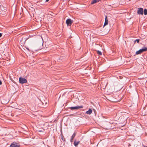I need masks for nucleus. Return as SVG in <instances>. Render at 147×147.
<instances>
[{
	"label": "nucleus",
	"mask_w": 147,
	"mask_h": 147,
	"mask_svg": "<svg viewBox=\"0 0 147 147\" xmlns=\"http://www.w3.org/2000/svg\"><path fill=\"white\" fill-rule=\"evenodd\" d=\"M147 51V48L146 47H144L141 49H140L138 51H137L136 53V55H138L141 54L142 52Z\"/></svg>",
	"instance_id": "1"
},
{
	"label": "nucleus",
	"mask_w": 147,
	"mask_h": 147,
	"mask_svg": "<svg viewBox=\"0 0 147 147\" xmlns=\"http://www.w3.org/2000/svg\"><path fill=\"white\" fill-rule=\"evenodd\" d=\"M19 82L21 84H24L27 82V80L24 78L20 77L19 79Z\"/></svg>",
	"instance_id": "2"
},
{
	"label": "nucleus",
	"mask_w": 147,
	"mask_h": 147,
	"mask_svg": "<svg viewBox=\"0 0 147 147\" xmlns=\"http://www.w3.org/2000/svg\"><path fill=\"white\" fill-rule=\"evenodd\" d=\"M10 147H20L19 144L16 142H13L10 145Z\"/></svg>",
	"instance_id": "3"
},
{
	"label": "nucleus",
	"mask_w": 147,
	"mask_h": 147,
	"mask_svg": "<svg viewBox=\"0 0 147 147\" xmlns=\"http://www.w3.org/2000/svg\"><path fill=\"white\" fill-rule=\"evenodd\" d=\"M83 108L82 106H77L75 107H70V109L71 110H77L79 109H82Z\"/></svg>",
	"instance_id": "4"
},
{
	"label": "nucleus",
	"mask_w": 147,
	"mask_h": 147,
	"mask_svg": "<svg viewBox=\"0 0 147 147\" xmlns=\"http://www.w3.org/2000/svg\"><path fill=\"white\" fill-rule=\"evenodd\" d=\"M138 14L142 15L143 14V9L142 8H138L137 11Z\"/></svg>",
	"instance_id": "5"
},
{
	"label": "nucleus",
	"mask_w": 147,
	"mask_h": 147,
	"mask_svg": "<svg viewBox=\"0 0 147 147\" xmlns=\"http://www.w3.org/2000/svg\"><path fill=\"white\" fill-rule=\"evenodd\" d=\"M73 23V21L69 19H67L66 21V23L69 26L71 25Z\"/></svg>",
	"instance_id": "6"
},
{
	"label": "nucleus",
	"mask_w": 147,
	"mask_h": 147,
	"mask_svg": "<svg viewBox=\"0 0 147 147\" xmlns=\"http://www.w3.org/2000/svg\"><path fill=\"white\" fill-rule=\"evenodd\" d=\"M108 23L107 16H106L105 19V22L104 25V26L107 25Z\"/></svg>",
	"instance_id": "7"
},
{
	"label": "nucleus",
	"mask_w": 147,
	"mask_h": 147,
	"mask_svg": "<svg viewBox=\"0 0 147 147\" xmlns=\"http://www.w3.org/2000/svg\"><path fill=\"white\" fill-rule=\"evenodd\" d=\"M76 135V133L75 132H74L73 134L72 135V136L71 137V138L70 141L71 142H73V140L74 138L75 137V136Z\"/></svg>",
	"instance_id": "8"
},
{
	"label": "nucleus",
	"mask_w": 147,
	"mask_h": 147,
	"mask_svg": "<svg viewBox=\"0 0 147 147\" xmlns=\"http://www.w3.org/2000/svg\"><path fill=\"white\" fill-rule=\"evenodd\" d=\"M92 110L90 109L88 111H87L86 112V113L88 115H90L92 113Z\"/></svg>",
	"instance_id": "9"
},
{
	"label": "nucleus",
	"mask_w": 147,
	"mask_h": 147,
	"mask_svg": "<svg viewBox=\"0 0 147 147\" xmlns=\"http://www.w3.org/2000/svg\"><path fill=\"white\" fill-rule=\"evenodd\" d=\"M100 0H93L91 2V4H93L99 1Z\"/></svg>",
	"instance_id": "10"
},
{
	"label": "nucleus",
	"mask_w": 147,
	"mask_h": 147,
	"mask_svg": "<svg viewBox=\"0 0 147 147\" xmlns=\"http://www.w3.org/2000/svg\"><path fill=\"white\" fill-rule=\"evenodd\" d=\"M79 142H80L79 141L76 142V141H75L74 142V146H77L78 145V144H79Z\"/></svg>",
	"instance_id": "11"
},
{
	"label": "nucleus",
	"mask_w": 147,
	"mask_h": 147,
	"mask_svg": "<svg viewBox=\"0 0 147 147\" xmlns=\"http://www.w3.org/2000/svg\"><path fill=\"white\" fill-rule=\"evenodd\" d=\"M144 14L145 15H147V10L146 9H145L144 10Z\"/></svg>",
	"instance_id": "12"
},
{
	"label": "nucleus",
	"mask_w": 147,
	"mask_h": 147,
	"mask_svg": "<svg viewBox=\"0 0 147 147\" xmlns=\"http://www.w3.org/2000/svg\"><path fill=\"white\" fill-rule=\"evenodd\" d=\"M140 40L139 39H136L134 40V42L135 43H136V42H137V43H138Z\"/></svg>",
	"instance_id": "13"
},
{
	"label": "nucleus",
	"mask_w": 147,
	"mask_h": 147,
	"mask_svg": "<svg viewBox=\"0 0 147 147\" xmlns=\"http://www.w3.org/2000/svg\"><path fill=\"white\" fill-rule=\"evenodd\" d=\"M97 52L98 54L99 55H102V53L101 52L99 51H97Z\"/></svg>",
	"instance_id": "14"
},
{
	"label": "nucleus",
	"mask_w": 147,
	"mask_h": 147,
	"mask_svg": "<svg viewBox=\"0 0 147 147\" xmlns=\"http://www.w3.org/2000/svg\"><path fill=\"white\" fill-rule=\"evenodd\" d=\"M41 40V44L42 45L43 43V39L42 38V41Z\"/></svg>",
	"instance_id": "15"
},
{
	"label": "nucleus",
	"mask_w": 147,
	"mask_h": 147,
	"mask_svg": "<svg viewBox=\"0 0 147 147\" xmlns=\"http://www.w3.org/2000/svg\"><path fill=\"white\" fill-rule=\"evenodd\" d=\"M2 36V34L1 33H0V38L1 37V36Z\"/></svg>",
	"instance_id": "16"
},
{
	"label": "nucleus",
	"mask_w": 147,
	"mask_h": 147,
	"mask_svg": "<svg viewBox=\"0 0 147 147\" xmlns=\"http://www.w3.org/2000/svg\"><path fill=\"white\" fill-rule=\"evenodd\" d=\"M2 84V82L0 80V85H1Z\"/></svg>",
	"instance_id": "17"
},
{
	"label": "nucleus",
	"mask_w": 147,
	"mask_h": 147,
	"mask_svg": "<svg viewBox=\"0 0 147 147\" xmlns=\"http://www.w3.org/2000/svg\"><path fill=\"white\" fill-rule=\"evenodd\" d=\"M49 0H46V1H47V2H48V1H49Z\"/></svg>",
	"instance_id": "18"
},
{
	"label": "nucleus",
	"mask_w": 147,
	"mask_h": 147,
	"mask_svg": "<svg viewBox=\"0 0 147 147\" xmlns=\"http://www.w3.org/2000/svg\"><path fill=\"white\" fill-rule=\"evenodd\" d=\"M144 147H147V146H144Z\"/></svg>",
	"instance_id": "19"
}]
</instances>
